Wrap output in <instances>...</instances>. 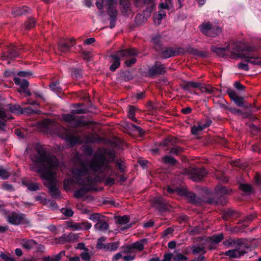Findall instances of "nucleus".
<instances>
[{
    "label": "nucleus",
    "instance_id": "nucleus-33",
    "mask_svg": "<svg viewBox=\"0 0 261 261\" xmlns=\"http://www.w3.org/2000/svg\"><path fill=\"white\" fill-rule=\"evenodd\" d=\"M224 238L222 233L219 234L218 235L213 236L210 238L211 240L214 243H220Z\"/></svg>",
    "mask_w": 261,
    "mask_h": 261
},
{
    "label": "nucleus",
    "instance_id": "nucleus-53",
    "mask_svg": "<svg viewBox=\"0 0 261 261\" xmlns=\"http://www.w3.org/2000/svg\"><path fill=\"white\" fill-rule=\"evenodd\" d=\"M31 74V72L28 71H19L17 73V75L20 77H30Z\"/></svg>",
    "mask_w": 261,
    "mask_h": 261
},
{
    "label": "nucleus",
    "instance_id": "nucleus-57",
    "mask_svg": "<svg viewBox=\"0 0 261 261\" xmlns=\"http://www.w3.org/2000/svg\"><path fill=\"white\" fill-rule=\"evenodd\" d=\"M238 67L239 69L247 71L249 70L248 64L246 63H240L238 64Z\"/></svg>",
    "mask_w": 261,
    "mask_h": 261
},
{
    "label": "nucleus",
    "instance_id": "nucleus-18",
    "mask_svg": "<svg viewBox=\"0 0 261 261\" xmlns=\"http://www.w3.org/2000/svg\"><path fill=\"white\" fill-rule=\"evenodd\" d=\"M94 228L97 230L105 231L108 229L109 225L106 221L100 220L95 224Z\"/></svg>",
    "mask_w": 261,
    "mask_h": 261
},
{
    "label": "nucleus",
    "instance_id": "nucleus-26",
    "mask_svg": "<svg viewBox=\"0 0 261 261\" xmlns=\"http://www.w3.org/2000/svg\"><path fill=\"white\" fill-rule=\"evenodd\" d=\"M70 46L64 41L61 42L59 44V50L61 53H66L69 51Z\"/></svg>",
    "mask_w": 261,
    "mask_h": 261
},
{
    "label": "nucleus",
    "instance_id": "nucleus-5",
    "mask_svg": "<svg viewBox=\"0 0 261 261\" xmlns=\"http://www.w3.org/2000/svg\"><path fill=\"white\" fill-rule=\"evenodd\" d=\"M42 125L48 130H54L60 137L69 139L70 133L66 128L62 127L59 124L49 119H46L42 121Z\"/></svg>",
    "mask_w": 261,
    "mask_h": 261
},
{
    "label": "nucleus",
    "instance_id": "nucleus-51",
    "mask_svg": "<svg viewBox=\"0 0 261 261\" xmlns=\"http://www.w3.org/2000/svg\"><path fill=\"white\" fill-rule=\"evenodd\" d=\"M187 257L181 253H178L176 254L174 257V259L176 261H180L181 260H186Z\"/></svg>",
    "mask_w": 261,
    "mask_h": 261
},
{
    "label": "nucleus",
    "instance_id": "nucleus-64",
    "mask_svg": "<svg viewBox=\"0 0 261 261\" xmlns=\"http://www.w3.org/2000/svg\"><path fill=\"white\" fill-rule=\"evenodd\" d=\"M172 258V254L171 253H167L164 255V258L163 261H171Z\"/></svg>",
    "mask_w": 261,
    "mask_h": 261
},
{
    "label": "nucleus",
    "instance_id": "nucleus-60",
    "mask_svg": "<svg viewBox=\"0 0 261 261\" xmlns=\"http://www.w3.org/2000/svg\"><path fill=\"white\" fill-rule=\"evenodd\" d=\"M81 224H82V226H83V229H89L92 226L91 224L88 222H84L81 223Z\"/></svg>",
    "mask_w": 261,
    "mask_h": 261
},
{
    "label": "nucleus",
    "instance_id": "nucleus-39",
    "mask_svg": "<svg viewBox=\"0 0 261 261\" xmlns=\"http://www.w3.org/2000/svg\"><path fill=\"white\" fill-rule=\"evenodd\" d=\"M240 188L246 193H250L252 190L251 186L248 184H241L240 185Z\"/></svg>",
    "mask_w": 261,
    "mask_h": 261
},
{
    "label": "nucleus",
    "instance_id": "nucleus-58",
    "mask_svg": "<svg viewBox=\"0 0 261 261\" xmlns=\"http://www.w3.org/2000/svg\"><path fill=\"white\" fill-rule=\"evenodd\" d=\"M161 36L155 35L152 38V42L155 44H159L161 41Z\"/></svg>",
    "mask_w": 261,
    "mask_h": 261
},
{
    "label": "nucleus",
    "instance_id": "nucleus-23",
    "mask_svg": "<svg viewBox=\"0 0 261 261\" xmlns=\"http://www.w3.org/2000/svg\"><path fill=\"white\" fill-rule=\"evenodd\" d=\"M192 250V252L194 254H197L200 253H205V248L203 245H194L190 247Z\"/></svg>",
    "mask_w": 261,
    "mask_h": 261
},
{
    "label": "nucleus",
    "instance_id": "nucleus-25",
    "mask_svg": "<svg viewBox=\"0 0 261 261\" xmlns=\"http://www.w3.org/2000/svg\"><path fill=\"white\" fill-rule=\"evenodd\" d=\"M73 175H74L73 174ZM74 182H76V181L75 180L74 177L73 179H65L64 181V189L67 191L70 190L72 188Z\"/></svg>",
    "mask_w": 261,
    "mask_h": 261
},
{
    "label": "nucleus",
    "instance_id": "nucleus-37",
    "mask_svg": "<svg viewBox=\"0 0 261 261\" xmlns=\"http://www.w3.org/2000/svg\"><path fill=\"white\" fill-rule=\"evenodd\" d=\"M118 243H110L108 244L105 248L110 251H115L118 248Z\"/></svg>",
    "mask_w": 261,
    "mask_h": 261
},
{
    "label": "nucleus",
    "instance_id": "nucleus-49",
    "mask_svg": "<svg viewBox=\"0 0 261 261\" xmlns=\"http://www.w3.org/2000/svg\"><path fill=\"white\" fill-rule=\"evenodd\" d=\"M70 228H71L73 230H77L79 229H82L83 226H82L81 223H73L69 226Z\"/></svg>",
    "mask_w": 261,
    "mask_h": 261
},
{
    "label": "nucleus",
    "instance_id": "nucleus-20",
    "mask_svg": "<svg viewBox=\"0 0 261 261\" xmlns=\"http://www.w3.org/2000/svg\"><path fill=\"white\" fill-rule=\"evenodd\" d=\"M14 81L15 84L20 86L22 90L27 88L29 85L27 80L21 79L19 77H15Z\"/></svg>",
    "mask_w": 261,
    "mask_h": 261
},
{
    "label": "nucleus",
    "instance_id": "nucleus-42",
    "mask_svg": "<svg viewBox=\"0 0 261 261\" xmlns=\"http://www.w3.org/2000/svg\"><path fill=\"white\" fill-rule=\"evenodd\" d=\"M35 21L34 18H29L26 23L25 28L27 30L32 29L35 26Z\"/></svg>",
    "mask_w": 261,
    "mask_h": 261
},
{
    "label": "nucleus",
    "instance_id": "nucleus-47",
    "mask_svg": "<svg viewBox=\"0 0 261 261\" xmlns=\"http://www.w3.org/2000/svg\"><path fill=\"white\" fill-rule=\"evenodd\" d=\"M228 94L229 95L230 98L233 100L237 96V94L236 92L231 89H228L227 91Z\"/></svg>",
    "mask_w": 261,
    "mask_h": 261
},
{
    "label": "nucleus",
    "instance_id": "nucleus-44",
    "mask_svg": "<svg viewBox=\"0 0 261 261\" xmlns=\"http://www.w3.org/2000/svg\"><path fill=\"white\" fill-rule=\"evenodd\" d=\"M28 189L32 191H35L39 189V185L37 183H30L27 185Z\"/></svg>",
    "mask_w": 261,
    "mask_h": 261
},
{
    "label": "nucleus",
    "instance_id": "nucleus-31",
    "mask_svg": "<svg viewBox=\"0 0 261 261\" xmlns=\"http://www.w3.org/2000/svg\"><path fill=\"white\" fill-rule=\"evenodd\" d=\"M150 12H151V10L148 13V12H146V13H148L147 14V16L150 15ZM145 13H146V12L144 11L143 15L142 14L137 15V16L136 17V19L137 23H138L139 24H141V23L144 22L147 19L144 16V15H145Z\"/></svg>",
    "mask_w": 261,
    "mask_h": 261
},
{
    "label": "nucleus",
    "instance_id": "nucleus-11",
    "mask_svg": "<svg viewBox=\"0 0 261 261\" xmlns=\"http://www.w3.org/2000/svg\"><path fill=\"white\" fill-rule=\"evenodd\" d=\"M63 119L72 127L83 125L82 122L72 114H65L63 116Z\"/></svg>",
    "mask_w": 261,
    "mask_h": 261
},
{
    "label": "nucleus",
    "instance_id": "nucleus-21",
    "mask_svg": "<svg viewBox=\"0 0 261 261\" xmlns=\"http://www.w3.org/2000/svg\"><path fill=\"white\" fill-rule=\"evenodd\" d=\"M147 243V240L146 239H142L134 243H133L131 245V248L132 249H135L136 250H138L139 251H142L143 250L144 248V245Z\"/></svg>",
    "mask_w": 261,
    "mask_h": 261
},
{
    "label": "nucleus",
    "instance_id": "nucleus-22",
    "mask_svg": "<svg viewBox=\"0 0 261 261\" xmlns=\"http://www.w3.org/2000/svg\"><path fill=\"white\" fill-rule=\"evenodd\" d=\"M78 236L74 233H70L67 236L64 235L60 238L61 241L73 242L77 240Z\"/></svg>",
    "mask_w": 261,
    "mask_h": 261
},
{
    "label": "nucleus",
    "instance_id": "nucleus-27",
    "mask_svg": "<svg viewBox=\"0 0 261 261\" xmlns=\"http://www.w3.org/2000/svg\"><path fill=\"white\" fill-rule=\"evenodd\" d=\"M0 129L5 125L4 121L10 119V117L7 116L5 111H4L2 108H0Z\"/></svg>",
    "mask_w": 261,
    "mask_h": 261
},
{
    "label": "nucleus",
    "instance_id": "nucleus-32",
    "mask_svg": "<svg viewBox=\"0 0 261 261\" xmlns=\"http://www.w3.org/2000/svg\"><path fill=\"white\" fill-rule=\"evenodd\" d=\"M49 87L51 90L55 92H61L62 89L59 86V83L56 82L50 84Z\"/></svg>",
    "mask_w": 261,
    "mask_h": 261
},
{
    "label": "nucleus",
    "instance_id": "nucleus-10",
    "mask_svg": "<svg viewBox=\"0 0 261 261\" xmlns=\"http://www.w3.org/2000/svg\"><path fill=\"white\" fill-rule=\"evenodd\" d=\"M166 71L165 67L159 62H156L148 70V74L149 76H154L158 74H161Z\"/></svg>",
    "mask_w": 261,
    "mask_h": 261
},
{
    "label": "nucleus",
    "instance_id": "nucleus-59",
    "mask_svg": "<svg viewBox=\"0 0 261 261\" xmlns=\"http://www.w3.org/2000/svg\"><path fill=\"white\" fill-rule=\"evenodd\" d=\"M173 231V229L172 228H168L163 231V236L166 237L168 234L172 233Z\"/></svg>",
    "mask_w": 261,
    "mask_h": 261
},
{
    "label": "nucleus",
    "instance_id": "nucleus-13",
    "mask_svg": "<svg viewBox=\"0 0 261 261\" xmlns=\"http://www.w3.org/2000/svg\"><path fill=\"white\" fill-rule=\"evenodd\" d=\"M108 5V13L111 18H116L117 11L116 9V0H106Z\"/></svg>",
    "mask_w": 261,
    "mask_h": 261
},
{
    "label": "nucleus",
    "instance_id": "nucleus-15",
    "mask_svg": "<svg viewBox=\"0 0 261 261\" xmlns=\"http://www.w3.org/2000/svg\"><path fill=\"white\" fill-rule=\"evenodd\" d=\"M247 241L243 239L234 240L231 238H229L223 242V244L228 247H235L242 243H245Z\"/></svg>",
    "mask_w": 261,
    "mask_h": 261
},
{
    "label": "nucleus",
    "instance_id": "nucleus-30",
    "mask_svg": "<svg viewBox=\"0 0 261 261\" xmlns=\"http://www.w3.org/2000/svg\"><path fill=\"white\" fill-rule=\"evenodd\" d=\"M164 203L163 198L160 196L154 198L152 202L153 206L156 208L159 207L162 205L164 204Z\"/></svg>",
    "mask_w": 261,
    "mask_h": 261
},
{
    "label": "nucleus",
    "instance_id": "nucleus-38",
    "mask_svg": "<svg viewBox=\"0 0 261 261\" xmlns=\"http://www.w3.org/2000/svg\"><path fill=\"white\" fill-rule=\"evenodd\" d=\"M167 191L170 193H172L174 192H176L180 195H184L186 194V191L184 190H182L178 188L172 189V188H170V187H168Z\"/></svg>",
    "mask_w": 261,
    "mask_h": 261
},
{
    "label": "nucleus",
    "instance_id": "nucleus-63",
    "mask_svg": "<svg viewBox=\"0 0 261 261\" xmlns=\"http://www.w3.org/2000/svg\"><path fill=\"white\" fill-rule=\"evenodd\" d=\"M160 8L161 9H171L172 8L169 6L168 5H167L166 3H161L160 5Z\"/></svg>",
    "mask_w": 261,
    "mask_h": 261
},
{
    "label": "nucleus",
    "instance_id": "nucleus-24",
    "mask_svg": "<svg viewBox=\"0 0 261 261\" xmlns=\"http://www.w3.org/2000/svg\"><path fill=\"white\" fill-rule=\"evenodd\" d=\"M177 142L176 138L172 137H168L161 143V146L163 147L170 146Z\"/></svg>",
    "mask_w": 261,
    "mask_h": 261
},
{
    "label": "nucleus",
    "instance_id": "nucleus-2",
    "mask_svg": "<svg viewBox=\"0 0 261 261\" xmlns=\"http://www.w3.org/2000/svg\"><path fill=\"white\" fill-rule=\"evenodd\" d=\"M32 170L37 172L42 179L46 180L44 184L49 189L51 195L59 197L60 192L56 186V170L59 163L56 157L48 154L44 149L38 150V155L33 159Z\"/></svg>",
    "mask_w": 261,
    "mask_h": 261
},
{
    "label": "nucleus",
    "instance_id": "nucleus-6",
    "mask_svg": "<svg viewBox=\"0 0 261 261\" xmlns=\"http://www.w3.org/2000/svg\"><path fill=\"white\" fill-rule=\"evenodd\" d=\"M201 32L205 35L215 37L222 32L221 28L210 22H204L199 27Z\"/></svg>",
    "mask_w": 261,
    "mask_h": 261
},
{
    "label": "nucleus",
    "instance_id": "nucleus-7",
    "mask_svg": "<svg viewBox=\"0 0 261 261\" xmlns=\"http://www.w3.org/2000/svg\"><path fill=\"white\" fill-rule=\"evenodd\" d=\"M249 246L247 242L242 243L234 247V249L227 251L224 254L228 256L230 258H240L247 252V249Z\"/></svg>",
    "mask_w": 261,
    "mask_h": 261
},
{
    "label": "nucleus",
    "instance_id": "nucleus-56",
    "mask_svg": "<svg viewBox=\"0 0 261 261\" xmlns=\"http://www.w3.org/2000/svg\"><path fill=\"white\" fill-rule=\"evenodd\" d=\"M163 18H164L163 17H159V14H156V15H154L153 18L154 23L158 25L160 24L161 20Z\"/></svg>",
    "mask_w": 261,
    "mask_h": 261
},
{
    "label": "nucleus",
    "instance_id": "nucleus-52",
    "mask_svg": "<svg viewBox=\"0 0 261 261\" xmlns=\"http://www.w3.org/2000/svg\"><path fill=\"white\" fill-rule=\"evenodd\" d=\"M106 239L104 237H102L98 240L97 246L98 248H105L106 245H105L102 242H104L105 241Z\"/></svg>",
    "mask_w": 261,
    "mask_h": 261
},
{
    "label": "nucleus",
    "instance_id": "nucleus-1",
    "mask_svg": "<svg viewBox=\"0 0 261 261\" xmlns=\"http://www.w3.org/2000/svg\"><path fill=\"white\" fill-rule=\"evenodd\" d=\"M106 154L105 150H99L90 163L81 162L79 168L73 170L76 184L82 186L74 192L75 197L81 198L89 190H93L94 186L100 180L98 175H116L106 161Z\"/></svg>",
    "mask_w": 261,
    "mask_h": 261
},
{
    "label": "nucleus",
    "instance_id": "nucleus-4",
    "mask_svg": "<svg viewBox=\"0 0 261 261\" xmlns=\"http://www.w3.org/2000/svg\"><path fill=\"white\" fill-rule=\"evenodd\" d=\"M138 54L137 50L134 48L117 51L111 55L112 64L110 67V70L114 71L120 66V60L126 59L128 58H131V59L126 60L125 62V65L127 67L131 66L136 63V59L134 57L137 56Z\"/></svg>",
    "mask_w": 261,
    "mask_h": 261
},
{
    "label": "nucleus",
    "instance_id": "nucleus-40",
    "mask_svg": "<svg viewBox=\"0 0 261 261\" xmlns=\"http://www.w3.org/2000/svg\"><path fill=\"white\" fill-rule=\"evenodd\" d=\"M200 84L198 82H188L186 85H185V89H188L191 87L193 88H200Z\"/></svg>",
    "mask_w": 261,
    "mask_h": 261
},
{
    "label": "nucleus",
    "instance_id": "nucleus-9",
    "mask_svg": "<svg viewBox=\"0 0 261 261\" xmlns=\"http://www.w3.org/2000/svg\"><path fill=\"white\" fill-rule=\"evenodd\" d=\"M207 174L203 168H194L191 170L189 173V178L192 180L198 182L200 181Z\"/></svg>",
    "mask_w": 261,
    "mask_h": 261
},
{
    "label": "nucleus",
    "instance_id": "nucleus-55",
    "mask_svg": "<svg viewBox=\"0 0 261 261\" xmlns=\"http://www.w3.org/2000/svg\"><path fill=\"white\" fill-rule=\"evenodd\" d=\"M120 3L124 9L127 10L129 7L130 4L128 0H120Z\"/></svg>",
    "mask_w": 261,
    "mask_h": 261
},
{
    "label": "nucleus",
    "instance_id": "nucleus-36",
    "mask_svg": "<svg viewBox=\"0 0 261 261\" xmlns=\"http://www.w3.org/2000/svg\"><path fill=\"white\" fill-rule=\"evenodd\" d=\"M81 257L83 260L85 261L90 260L91 258V255L90 254L88 249H85V250L81 253Z\"/></svg>",
    "mask_w": 261,
    "mask_h": 261
},
{
    "label": "nucleus",
    "instance_id": "nucleus-54",
    "mask_svg": "<svg viewBox=\"0 0 261 261\" xmlns=\"http://www.w3.org/2000/svg\"><path fill=\"white\" fill-rule=\"evenodd\" d=\"M181 150H182L181 148H180L179 147L176 146V147L172 148V149L170 150V152L171 153L178 154L181 151Z\"/></svg>",
    "mask_w": 261,
    "mask_h": 261
},
{
    "label": "nucleus",
    "instance_id": "nucleus-34",
    "mask_svg": "<svg viewBox=\"0 0 261 261\" xmlns=\"http://www.w3.org/2000/svg\"><path fill=\"white\" fill-rule=\"evenodd\" d=\"M162 159L165 163H167L172 165H175L177 162V161L171 156H166L163 158Z\"/></svg>",
    "mask_w": 261,
    "mask_h": 261
},
{
    "label": "nucleus",
    "instance_id": "nucleus-62",
    "mask_svg": "<svg viewBox=\"0 0 261 261\" xmlns=\"http://www.w3.org/2000/svg\"><path fill=\"white\" fill-rule=\"evenodd\" d=\"M104 0H98L96 2V5L99 9H102L103 7Z\"/></svg>",
    "mask_w": 261,
    "mask_h": 261
},
{
    "label": "nucleus",
    "instance_id": "nucleus-50",
    "mask_svg": "<svg viewBox=\"0 0 261 261\" xmlns=\"http://www.w3.org/2000/svg\"><path fill=\"white\" fill-rule=\"evenodd\" d=\"M2 188L4 190L12 191L14 190V188L12 185L7 182H5L2 185Z\"/></svg>",
    "mask_w": 261,
    "mask_h": 261
},
{
    "label": "nucleus",
    "instance_id": "nucleus-17",
    "mask_svg": "<svg viewBox=\"0 0 261 261\" xmlns=\"http://www.w3.org/2000/svg\"><path fill=\"white\" fill-rule=\"evenodd\" d=\"M200 90L202 92L213 94V95H216L217 92L218 91V89L213 88L210 85L200 86Z\"/></svg>",
    "mask_w": 261,
    "mask_h": 261
},
{
    "label": "nucleus",
    "instance_id": "nucleus-35",
    "mask_svg": "<svg viewBox=\"0 0 261 261\" xmlns=\"http://www.w3.org/2000/svg\"><path fill=\"white\" fill-rule=\"evenodd\" d=\"M135 109L133 106H130L128 116L130 119H131L133 121L137 122V119L135 117Z\"/></svg>",
    "mask_w": 261,
    "mask_h": 261
},
{
    "label": "nucleus",
    "instance_id": "nucleus-19",
    "mask_svg": "<svg viewBox=\"0 0 261 261\" xmlns=\"http://www.w3.org/2000/svg\"><path fill=\"white\" fill-rule=\"evenodd\" d=\"M20 245L24 248L29 250L33 248L36 245V242L33 240L23 239L20 242Z\"/></svg>",
    "mask_w": 261,
    "mask_h": 261
},
{
    "label": "nucleus",
    "instance_id": "nucleus-41",
    "mask_svg": "<svg viewBox=\"0 0 261 261\" xmlns=\"http://www.w3.org/2000/svg\"><path fill=\"white\" fill-rule=\"evenodd\" d=\"M117 222L120 224H125L128 222V217L126 216H123L122 217H118L117 219Z\"/></svg>",
    "mask_w": 261,
    "mask_h": 261
},
{
    "label": "nucleus",
    "instance_id": "nucleus-14",
    "mask_svg": "<svg viewBox=\"0 0 261 261\" xmlns=\"http://www.w3.org/2000/svg\"><path fill=\"white\" fill-rule=\"evenodd\" d=\"M185 50L180 48L178 50L174 49L173 48H167L162 52V56L164 58H168L172 56H176L179 54H184Z\"/></svg>",
    "mask_w": 261,
    "mask_h": 261
},
{
    "label": "nucleus",
    "instance_id": "nucleus-12",
    "mask_svg": "<svg viewBox=\"0 0 261 261\" xmlns=\"http://www.w3.org/2000/svg\"><path fill=\"white\" fill-rule=\"evenodd\" d=\"M212 123L210 120H207L206 122H200L197 126H194L191 129L192 134L195 135H198L200 132L202 131L204 128L209 126Z\"/></svg>",
    "mask_w": 261,
    "mask_h": 261
},
{
    "label": "nucleus",
    "instance_id": "nucleus-28",
    "mask_svg": "<svg viewBox=\"0 0 261 261\" xmlns=\"http://www.w3.org/2000/svg\"><path fill=\"white\" fill-rule=\"evenodd\" d=\"M9 108L10 110L13 113L22 114L24 112L22 108L19 105H9Z\"/></svg>",
    "mask_w": 261,
    "mask_h": 261
},
{
    "label": "nucleus",
    "instance_id": "nucleus-46",
    "mask_svg": "<svg viewBox=\"0 0 261 261\" xmlns=\"http://www.w3.org/2000/svg\"><path fill=\"white\" fill-rule=\"evenodd\" d=\"M62 213L67 217H71L73 214V212L71 208H63Z\"/></svg>",
    "mask_w": 261,
    "mask_h": 261
},
{
    "label": "nucleus",
    "instance_id": "nucleus-48",
    "mask_svg": "<svg viewBox=\"0 0 261 261\" xmlns=\"http://www.w3.org/2000/svg\"><path fill=\"white\" fill-rule=\"evenodd\" d=\"M99 218L100 215L98 213L93 214L91 215L89 218V219H90L91 220L97 222L100 220Z\"/></svg>",
    "mask_w": 261,
    "mask_h": 261
},
{
    "label": "nucleus",
    "instance_id": "nucleus-3",
    "mask_svg": "<svg viewBox=\"0 0 261 261\" xmlns=\"http://www.w3.org/2000/svg\"><path fill=\"white\" fill-rule=\"evenodd\" d=\"M211 50L219 56L228 57L233 59L244 58L247 62L254 65L261 64L259 53L254 47H249L248 52L244 54L243 53L244 49L240 43L231 42L224 47L212 46Z\"/></svg>",
    "mask_w": 261,
    "mask_h": 261
},
{
    "label": "nucleus",
    "instance_id": "nucleus-8",
    "mask_svg": "<svg viewBox=\"0 0 261 261\" xmlns=\"http://www.w3.org/2000/svg\"><path fill=\"white\" fill-rule=\"evenodd\" d=\"M6 219L10 224L15 225L29 223L25 216L20 213L12 212L7 215Z\"/></svg>",
    "mask_w": 261,
    "mask_h": 261
},
{
    "label": "nucleus",
    "instance_id": "nucleus-16",
    "mask_svg": "<svg viewBox=\"0 0 261 261\" xmlns=\"http://www.w3.org/2000/svg\"><path fill=\"white\" fill-rule=\"evenodd\" d=\"M31 11L30 8L25 6L20 8H15L12 10V14L14 16H18L29 13Z\"/></svg>",
    "mask_w": 261,
    "mask_h": 261
},
{
    "label": "nucleus",
    "instance_id": "nucleus-29",
    "mask_svg": "<svg viewBox=\"0 0 261 261\" xmlns=\"http://www.w3.org/2000/svg\"><path fill=\"white\" fill-rule=\"evenodd\" d=\"M216 191L218 195H220L224 194H228L229 193L230 191L224 187H223L222 186H218L216 188Z\"/></svg>",
    "mask_w": 261,
    "mask_h": 261
},
{
    "label": "nucleus",
    "instance_id": "nucleus-43",
    "mask_svg": "<svg viewBox=\"0 0 261 261\" xmlns=\"http://www.w3.org/2000/svg\"><path fill=\"white\" fill-rule=\"evenodd\" d=\"M10 175V173L6 169L0 167V177L3 178H7Z\"/></svg>",
    "mask_w": 261,
    "mask_h": 261
},
{
    "label": "nucleus",
    "instance_id": "nucleus-45",
    "mask_svg": "<svg viewBox=\"0 0 261 261\" xmlns=\"http://www.w3.org/2000/svg\"><path fill=\"white\" fill-rule=\"evenodd\" d=\"M233 101L239 107H242L244 106V99L241 97L238 96Z\"/></svg>",
    "mask_w": 261,
    "mask_h": 261
},
{
    "label": "nucleus",
    "instance_id": "nucleus-61",
    "mask_svg": "<svg viewBox=\"0 0 261 261\" xmlns=\"http://www.w3.org/2000/svg\"><path fill=\"white\" fill-rule=\"evenodd\" d=\"M123 257L122 253H118L113 256L112 261H117Z\"/></svg>",
    "mask_w": 261,
    "mask_h": 261
}]
</instances>
